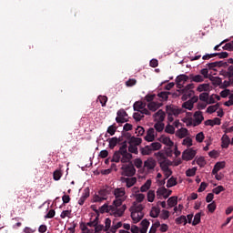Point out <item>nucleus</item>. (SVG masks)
I'll return each instance as SVG.
<instances>
[{"mask_svg":"<svg viewBox=\"0 0 233 233\" xmlns=\"http://www.w3.org/2000/svg\"><path fill=\"white\" fill-rule=\"evenodd\" d=\"M125 210H127V205H123L122 207L118 208L116 205L108 206L107 204H104L100 208L99 211L101 214H105L107 212L110 216H114V218H123L125 214Z\"/></svg>","mask_w":233,"mask_h":233,"instance_id":"nucleus-1","label":"nucleus"},{"mask_svg":"<svg viewBox=\"0 0 233 233\" xmlns=\"http://www.w3.org/2000/svg\"><path fill=\"white\" fill-rule=\"evenodd\" d=\"M113 194L116 198V199L113 201V205L118 208H121L123 202L127 200V191H125V187L115 188Z\"/></svg>","mask_w":233,"mask_h":233,"instance_id":"nucleus-2","label":"nucleus"},{"mask_svg":"<svg viewBox=\"0 0 233 233\" xmlns=\"http://www.w3.org/2000/svg\"><path fill=\"white\" fill-rule=\"evenodd\" d=\"M112 193V187L106 186L103 187L99 191L98 195H95L93 198L94 203H101L108 198V196Z\"/></svg>","mask_w":233,"mask_h":233,"instance_id":"nucleus-3","label":"nucleus"},{"mask_svg":"<svg viewBox=\"0 0 233 233\" xmlns=\"http://www.w3.org/2000/svg\"><path fill=\"white\" fill-rule=\"evenodd\" d=\"M128 146L127 145V141L122 143V146L120 147V152H121V159L120 162L122 163H130L132 161V153L128 152Z\"/></svg>","mask_w":233,"mask_h":233,"instance_id":"nucleus-4","label":"nucleus"},{"mask_svg":"<svg viewBox=\"0 0 233 233\" xmlns=\"http://www.w3.org/2000/svg\"><path fill=\"white\" fill-rule=\"evenodd\" d=\"M121 176H126L127 177H132L136 175V167L132 164H124L121 167Z\"/></svg>","mask_w":233,"mask_h":233,"instance_id":"nucleus-5","label":"nucleus"},{"mask_svg":"<svg viewBox=\"0 0 233 233\" xmlns=\"http://www.w3.org/2000/svg\"><path fill=\"white\" fill-rule=\"evenodd\" d=\"M172 195V190L166 188L165 187H159L157 190V198L158 199H161V197H163L165 199H167V198H170Z\"/></svg>","mask_w":233,"mask_h":233,"instance_id":"nucleus-6","label":"nucleus"},{"mask_svg":"<svg viewBox=\"0 0 233 233\" xmlns=\"http://www.w3.org/2000/svg\"><path fill=\"white\" fill-rule=\"evenodd\" d=\"M116 116H117L116 117V123H127L128 121V119L126 118V117H128V113H127L125 109H119L116 113Z\"/></svg>","mask_w":233,"mask_h":233,"instance_id":"nucleus-7","label":"nucleus"},{"mask_svg":"<svg viewBox=\"0 0 233 233\" xmlns=\"http://www.w3.org/2000/svg\"><path fill=\"white\" fill-rule=\"evenodd\" d=\"M166 112L167 116H177L178 115L181 114V109L177 108V106L174 105L167 106H166Z\"/></svg>","mask_w":233,"mask_h":233,"instance_id":"nucleus-8","label":"nucleus"},{"mask_svg":"<svg viewBox=\"0 0 233 233\" xmlns=\"http://www.w3.org/2000/svg\"><path fill=\"white\" fill-rule=\"evenodd\" d=\"M196 150L194 149H187V150H185L183 153H182V159L184 161H191V159L193 157H196Z\"/></svg>","mask_w":233,"mask_h":233,"instance_id":"nucleus-9","label":"nucleus"},{"mask_svg":"<svg viewBox=\"0 0 233 233\" xmlns=\"http://www.w3.org/2000/svg\"><path fill=\"white\" fill-rule=\"evenodd\" d=\"M120 181H122L123 183H126V187L127 188H131V187H134V185L137 183V178L135 177H122L120 178Z\"/></svg>","mask_w":233,"mask_h":233,"instance_id":"nucleus-10","label":"nucleus"},{"mask_svg":"<svg viewBox=\"0 0 233 233\" xmlns=\"http://www.w3.org/2000/svg\"><path fill=\"white\" fill-rule=\"evenodd\" d=\"M157 165L156 159L149 157L144 162V168H147V170H154Z\"/></svg>","mask_w":233,"mask_h":233,"instance_id":"nucleus-11","label":"nucleus"},{"mask_svg":"<svg viewBox=\"0 0 233 233\" xmlns=\"http://www.w3.org/2000/svg\"><path fill=\"white\" fill-rule=\"evenodd\" d=\"M194 84H188L183 89L182 92L187 96V97H192L194 96Z\"/></svg>","mask_w":233,"mask_h":233,"instance_id":"nucleus-12","label":"nucleus"},{"mask_svg":"<svg viewBox=\"0 0 233 233\" xmlns=\"http://www.w3.org/2000/svg\"><path fill=\"white\" fill-rule=\"evenodd\" d=\"M145 214L143 212L132 211L131 218L134 223H139L144 218Z\"/></svg>","mask_w":233,"mask_h":233,"instance_id":"nucleus-13","label":"nucleus"},{"mask_svg":"<svg viewBox=\"0 0 233 233\" xmlns=\"http://www.w3.org/2000/svg\"><path fill=\"white\" fill-rule=\"evenodd\" d=\"M188 81V76L180 75L177 77V88H183V84Z\"/></svg>","mask_w":233,"mask_h":233,"instance_id":"nucleus-14","label":"nucleus"},{"mask_svg":"<svg viewBox=\"0 0 233 233\" xmlns=\"http://www.w3.org/2000/svg\"><path fill=\"white\" fill-rule=\"evenodd\" d=\"M154 117L157 123H163L165 121L166 114L164 113L163 109H159L157 113H155Z\"/></svg>","mask_w":233,"mask_h":233,"instance_id":"nucleus-15","label":"nucleus"},{"mask_svg":"<svg viewBox=\"0 0 233 233\" xmlns=\"http://www.w3.org/2000/svg\"><path fill=\"white\" fill-rule=\"evenodd\" d=\"M156 131L154 130V127H150L147 131V135L145 136V140L148 142H152L156 139Z\"/></svg>","mask_w":233,"mask_h":233,"instance_id":"nucleus-16","label":"nucleus"},{"mask_svg":"<svg viewBox=\"0 0 233 233\" xmlns=\"http://www.w3.org/2000/svg\"><path fill=\"white\" fill-rule=\"evenodd\" d=\"M194 117L196 121V124L194 125V127H198V125H201V123H203V120L205 119V117L203 116V113H201V111L195 112Z\"/></svg>","mask_w":233,"mask_h":233,"instance_id":"nucleus-17","label":"nucleus"},{"mask_svg":"<svg viewBox=\"0 0 233 233\" xmlns=\"http://www.w3.org/2000/svg\"><path fill=\"white\" fill-rule=\"evenodd\" d=\"M230 144L232 145L230 137L227 134H224L221 137V147L223 148H228Z\"/></svg>","mask_w":233,"mask_h":233,"instance_id":"nucleus-18","label":"nucleus"},{"mask_svg":"<svg viewBox=\"0 0 233 233\" xmlns=\"http://www.w3.org/2000/svg\"><path fill=\"white\" fill-rule=\"evenodd\" d=\"M90 198V191L88 188H86L82 194V197L78 200V205H85V201Z\"/></svg>","mask_w":233,"mask_h":233,"instance_id":"nucleus-19","label":"nucleus"},{"mask_svg":"<svg viewBox=\"0 0 233 233\" xmlns=\"http://www.w3.org/2000/svg\"><path fill=\"white\" fill-rule=\"evenodd\" d=\"M145 106H147V104L143 103L142 101H137L133 105L135 112H140L143 108H145Z\"/></svg>","mask_w":233,"mask_h":233,"instance_id":"nucleus-20","label":"nucleus"},{"mask_svg":"<svg viewBox=\"0 0 233 233\" xmlns=\"http://www.w3.org/2000/svg\"><path fill=\"white\" fill-rule=\"evenodd\" d=\"M225 168V161L217 162L213 167L212 174H217L219 170Z\"/></svg>","mask_w":233,"mask_h":233,"instance_id":"nucleus-21","label":"nucleus"},{"mask_svg":"<svg viewBox=\"0 0 233 233\" xmlns=\"http://www.w3.org/2000/svg\"><path fill=\"white\" fill-rule=\"evenodd\" d=\"M224 65H227V63H223V61H217V62H213V63H208V66L209 68V70H214V68H219L221 66H223Z\"/></svg>","mask_w":233,"mask_h":233,"instance_id":"nucleus-22","label":"nucleus"},{"mask_svg":"<svg viewBox=\"0 0 233 233\" xmlns=\"http://www.w3.org/2000/svg\"><path fill=\"white\" fill-rule=\"evenodd\" d=\"M189 79H191V82L193 83H203V81H205V77L201 75H190Z\"/></svg>","mask_w":233,"mask_h":233,"instance_id":"nucleus-23","label":"nucleus"},{"mask_svg":"<svg viewBox=\"0 0 233 233\" xmlns=\"http://www.w3.org/2000/svg\"><path fill=\"white\" fill-rule=\"evenodd\" d=\"M107 141L109 143V148L111 150H114V148H116V147H117V143L119 142V140L116 137L108 138Z\"/></svg>","mask_w":233,"mask_h":233,"instance_id":"nucleus-24","label":"nucleus"},{"mask_svg":"<svg viewBox=\"0 0 233 233\" xmlns=\"http://www.w3.org/2000/svg\"><path fill=\"white\" fill-rule=\"evenodd\" d=\"M119 161H121V147H119V150L114 153L113 157L111 159L112 163H119Z\"/></svg>","mask_w":233,"mask_h":233,"instance_id":"nucleus-25","label":"nucleus"},{"mask_svg":"<svg viewBox=\"0 0 233 233\" xmlns=\"http://www.w3.org/2000/svg\"><path fill=\"white\" fill-rule=\"evenodd\" d=\"M160 107H161V104L157 102H149L147 104V108L151 110V112H156V110H157Z\"/></svg>","mask_w":233,"mask_h":233,"instance_id":"nucleus-26","label":"nucleus"},{"mask_svg":"<svg viewBox=\"0 0 233 233\" xmlns=\"http://www.w3.org/2000/svg\"><path fill=\"white\" fill-rule=\"evenodd\" d=\"M172 93L168 91H161L157 94V97H159L160 101H167L168 96H170Z\"/></svg>","mask_w":233,"mask_h":233,"instance_id":"nucleus-27","label":"nucleus"},{"mask_svg":"<svg viewBox=\"0 0 233 233\" xmlns=\"http://www.w3.org/2000/svg\"><path fill=\"white\" fill-rule=\"evenodd\" d=\"M175 222L177 225H187L188 221L187 220V217L185 215H182L175 219Z\"/></svg>","mask_w":233,"mask_h":233,"instance_id":"nucleus-28","label":"nucleus"},{"mask_svg":"<svg viewBox=\"0 0 233 233\" xmlns=\"http://www.w3.org/2000/svg\"><path fill=\"white\" fill-rule=\"evenodd\" d=\"M210 90V84H200L197 87L198 92H208Z\"/></svg>","mask_w":233,"mask_h":233,"instance_id":"nucleus-29","label":"nucleus"},{"mask_svg":"<svg viewBox=\"0 0 233 233\" xmlns=\"http://www.w3.org/2000/svg\"><path fill=\"white\" fill-rule=\"evenodd\" d=\"M160 213H161V208L153 207L150 211V217L151 218H158Z\"/></svg>","mask_w":233,"mask_h":233,"instance_id":"nucleus-30","label":"nucleus"},{"mask_svg":"<svg viewBox=\"0 0 233 233\" xmlns=\"http://www.w3.org/2000/svg\"><path fill=\"white\" fill-rule=\"evenodd\" d=\"M140 152L142 156H150V154H152L153 151L150 146H145L140 149Z\"/></svg>","mask_w":233,"mask_h":233,"instance_id":"nucleus-31","label":"nucleus"},{"mask_svg":"<svg viewBox=\"0 0 233 233\" xmlns=\"http://www.w3.org/2000/svg\"><path fill=\"white\" fill-rule=\"evenodd\" d=\"M167 205L168 207H170L171 208L173 207H176V205H177V197H170L168 199H167Z\"/></svg>","mask_w":233,"mask_h":233,"instance_id":"nucleus-32","label":"nucleus"},{"mask_svg":"<svg viewBox=\"0 0 233 233\" xmlns=\"http://www.w3.org/2000/svg\"><path fill=\"white\" fill-rule=\"evenodd\" d=\"M160 165V168L163 172H167V170H170V168L168 167V160L165 159L161 162H159Z\"/></svg>","mask_w":233,"mask_h":233,"instance_id":"nucleus-33","label":"nucleus"},{"mask_svg":"<svg viewBox=\"0 0 233 233\" xmlns=\"http://www.w3.org/2000/svg\"><path fill=\"white\" fill-rule=\"evenodd\" d=\"M151 186H152V180L147 179L146 183L140 187V191L147 192V190H148Z\"/></svg>","mask_w":233,"mask_h":233,"instance_id":"nucleus-34","label":"nucleus"},{"mask_svg":"<svg viewBox=\"0 0 233 233\" xmlns=\"http://www.w3.org/2000/svg\"><path fill=\"white\" fill-rule=\"evenodd\" d=\"M177 185V180L174 177H171L167 183V188H172V187H176Z\"/></svg>","mask_w":233,"mask_h":233,"instance_id":"nucleus-35","label":"nucleus"},{"mask_svg":"<svg viewBox=\"0 0 233 233\" xmlns=\"http://www.w3.org/2000/svg\"><path fill=\"white\" fill-rule=\"evenodd\" d=\"M129 143H131L132 145H136V147H139V145L143 143V139L139 137H132Z\"/></svg>","mask_w":233,"mask_h":233,"instance_id":"nucleus-36","label":"nucleus"},{"mask_svg":"<svg viewBox=\"0 0 233 233\" xmlns=\"http://www.w3.org/2000/svg\"><path fill=\"white\" fill-rule=\"evenodd\" d=\"M154 128L155 130H157V132H163V130L165 129V124L163 122H157L154 125Z\"/></svg>","mask_w":233,"mask_h":233,"instance_id":"nucleus-37","label":"nucleus"},{"mask_svg":"<svg viewBox=\"0 0 233 233\" xmlns=\"http://www.w3.org/2000/svg\"><path fill=\"white\" fill-rule=\"evenodd\" d=\"M132 208V212H143V204H136L134 203Z\"/></svg>","mask_w":233,"mask_h":233,"instance_id":"nucleus-38","label":"nucleus"},{"mask_svg":"<svg viewBox=\"0 0 233 233\" xmlns=\"http://www.w3.org/2000/svg\"><path fill=\"white\" fill-rule=\"evenodd\" d=\"M128 152L129 154H139V151L137 150V146L129 143Z\"/></svg>","mask_w":233,"mask_h":233,"instance_id":"nucleus-39","label":"nucleus"},{"mask_svg":"<svg viewBox=\"0 0 233 233\" xmlns=\"http://www.w3.org/2000/svg\"><path fill=\"white\" fill-rule=\"evenodd\" d=\"M188 132V130L187 128H182V129H179L177 132V136L180 138V139H183V137H187V133Z\"/></svg>","mask_w":233,"mask_h":233,"instance_id":"nucleus-40","label":"nucleus"},{"mask_svg":"<svg viewBox=\"0 0 233 233\" xmlns=\"http://www.w3.org/2000/svg\"><path fill=\"white\" fill-rule=\"evenodd\" d=\"M199 223H201V213H197L192 221V225L193 227H196V225H199Z\"/></svg>","mask_w":233,"mask_h":233,"instance_id":"nucleus-41","label":"nucleus"},{"mask_svg":"<svg viewBox=\"0 0 233 233\" xmlns=\"http://www.w3.org/2000/svg\"><path fill=\"white\" fill-rule=\"evenodd\" d=\"M149 147H150L152 152H154L156 150H160L161 143H159V142H153V143L150 144Z\"/></svg>","mask_w":233,"mask_h":233,"instance_id":"nucleus-42","label":"nucleus"},{"mask_svg":"<svg viewBox=\"0 0 233 233\" xmlns=\"http://www.w3.org/2000/svg\"><path fill=\"white\" fill-rule=\"evenodd\" d=\"M219 108V104H216L214 106H209L207 108V112L208 114H214V112H216V110H218Z\"/></svg>","mask_w":233,"mask_h":233,"instance_id":"nucleus-43","label":"nucleus"},{"mask_svg":"<svg viewBox=\"0 0 233 233\" xmlns=\"http://www.w3.org/2000/svg\"><path fill=\"white\" fill-rule=\"evenodd\" d=\"M162 143L167 145V147H174V142L168 137H165L162 138Z\"/></svg>","mask_w":233,"mask_h":233,"instance_id":"nucleus-44","label":"nucleus"},{"mask_svg":"<svg viewBox=\"0 0 233 233\" xmlns=\"http://www.w3.org/2000/svg\"><path fill=\"white\" fill-rule=\"evenodd\" d=\"M62 176H63V173L59 169H56L53 173V177H54L55 181H59V179H61Z\"/></svg>","mask_w":233,"mask_h":233,"instance_id":"nucleus-45","label":"nucleus"},{"mask_svg":"<svg viewBox=\"0 0 233 233\" xmlns=\"http://www.w3.org/2000/svg\"><path fill=\"white\" fill-rule=\"evenodd\" d=\"M197 170H198V167L189 168L186 171V176L187 177H192L196 176Z\"/></svg>","mask_w":233,"mask_h":233,"instance_id":"nucleus-46","label":"nucleus"},{"mask_svg":"<svg viewBox=\"0 0 233 233\" xmlns=\"http://www.w3.org/2000/svg\"><path fill=\"white\" fill-rule=\"evenodd\" d=\"M154 199H156V193L154 192V190H149L147 192V201L149 203H153Z\"/></svg>","mask_w":233,"mask_h":233,"instance_id":"nucleus-47","label":"nucleus"},{"mask_svg":"<svg viewBox=\"0 0 233 233\" xmlns=\"http://www.w3.org/2000/svg\"><path fill=\"white\" fill-rule=\"evenodd\" d=\"M182 108H186L187 110H192V108H194V104H192V102L187 100L183 103Z\"/></svg>","mask_w":233,"mask_h":233,"instance_id":"nucleus-48","label":"nucleus"},{"mask_svg":"<svg viewBox=\"0 0 233 233\" xmlns=\"http://www.w3.org/2000/svg\"><path fill=\"white\" fill-rule=\"evenodd\" d=\"M97 99L102 106H106V102L108 101V97H106V96H99Z\"/></svg>","mask_w":233,"mask_h":233,"instance_id":"nucleus-49","label":"nucleus"},{"mask_svg":"<svg viewBox=\"0 0 233 233\" xmlns=\"http://www.w3.org/2000/svg\"><path fill=\"white\" fill-rule=\"evenodd\" d=\"M221 192H225V187L223 186H218L213 188V194H216L217 196L221 194Z\"/></svg>","mask_w":233,"mask_h":233,"instance_id":"nucleus-50","label":"nucleus"},{"mask_svg":"<svg viewBox=\"0 0 233 233\" xmlns=\"http://www.w3.org/2000/svg\"><path fill=\"white\" fill-rule=\"evenodd\" d=\"M122 227H123V223L122 222H118L117 224H116V225L111 227L110 232L116 233V232H117V228H121Z\"/></svg>","mask_w":233,"mask_h":233,"instance_id":"nucleus-51","label":"nucleus"},{"mask_svg":"<svg viewBox=\"0 0 233 233\" xmlns=\"http://www.w3.org/2000/svg\"><path fill=\"white\" fill-rule=\"evenodd\" d=\"M196 163L197 165H198V167H205V165H207L205 157H199L198 158H197Z\"/></svg>","mask_w":233,"mask_h":233,"instance_id":"nucleus-52","label":"nucleus"},{"mask_svg":"<svg viewBox=\"0 0 233 233\" xmlns=\"http://www.w3.org/2000/svg\"><path fill=\"white\" fill-rule=\"evenodd\" d=\"M165 132L167 134H174L176 132V128L172 125H167L165 128Z\"/></svg>","mask_w":233,"mask_h":233,"instance_id":"nucleus-53","label":"nucleus"},{"mask_svg":"<svg viewBox=\"0 0 233 233\" xmlns=\"http://www.w3.org/2000/svg\"><path fill=\"white\" fill-rule=\"evenodd\" d=\"M182 145L187 147H192V138L190 137H186L183 139V142H182Z\"/></svg>","mask_w":233,"mask_h":233,"instance_id":"nucleus-54","label":"nucleus"},{"mask_svg":"<svg viewBox=\"0 0 233 233\" xmlns=\"http://www.w3.org/2000/svg\"><path fill=\"white\" fill-rule=\"evenodd\" d=\"M211 81H212L213 85H218V86H219L223 83V80L219 76L213 77L211 79Z\"/></svg>","mask_w":233,"mask_h":233,"instance_id":"nucleus-55","label":"nucleus"},{"mask_svg":"<svg viewBox=\"0 0 233 233\" xmlns=\"http://www.w3.org/2000/svg\"><path fill=\"white\" fill-rule=\"evenodd\" d=\"M204 139H205V134H203V132H200V133L197 134L196 141L198 143H203Z\"/></svg>","mask_w":233,"mask_h":233,"instance_id":"nucleus-56","label":"nucleus"},{"mask_svg":"<svg viewBox=\"0 0 233 233\" xmlns=\"http://www.w3.org/2000/svg\"><path fill=\"white\" fill-rule=\"evenodd\" d=\"M116 130H117V127H116L114 125H111L107 128V134L114 136L116 134Z\"/></svg>","mask_w":233,"mask_h":233,"instance_id":"nucleus-57","label":"nucleus"},{"mask_svg":"<svg viewBox=\"0 0 233 233\" xmlns=\"http://www.w3.org/2000/svg\"><path fill=\"white\" fill-rule=\"evenodd\" d=\"M168 218H170V212H168V210H162V213L160 215V218L161 219H168Z\"/></svg>","mask_w":233,"mask_h":233,"instance_id":"nucleus-58","label":"nucleus"},{"mask_svg":"<svg viewBox=\"0 0 233 233\" xmlns=\"http://www.w3.org/2000/svg\"><path fill=\"white\" fill-rule=\"evenodd\" d=\"M137 83V80H136L135 78H129L127 82H126V86H136Z\"/></svg>","mask_w":233,"mask_h":233,"instance_id":"nucleus-59","label":"nucleus"},{"mask_svg":"<svg viewBox=\"0 0 233 233\" xmlns=\"http://www.w3.org/2000/svg\"><path fill=\"white\" fill-rule=\"evenodd\" d=\"M146 101H147V103H153L154 99H156V95L155 94H148L145 96Z\"/></svg>","mask_w":233,"mask_h":233,"instance_id":"nucleus-60","label":"nucleus"},{"mask_svg":"<svg viewBox=\"0 0 233 233\" xmlns=\"http://www.w3.org/2000/svg\"><path fill=\"white\" fill-rule=\"evenodd\" d=\"M199 99H200V101H204L205 103H207V101H208V93L204 92V93L200 94Z\"/></svg>","mask_w":233,"mask_h":233,"instance_id":"nucleus-61","label":"nucleus"},{"mask_svg":"<svg viewBox=\"0 0 233 233\" xmlns=\"http://www.w3.org/2000/svg\"><path fill=\"white\" fill-rule=\"evenodd\" d=\"M133 117L135 121H140L141 119H143V117H145V116L138 111L137 113H134Z\"/></svg>","mask_w":233,"mask_h":233,"instance_id":"nucleus-62","label":"nucleus"},{"mask_svg":"<svg viewBox=\"0 0 233 233\" xmlns=\"http://www.w3.org/2000/svg\"><path fill=\"white\" fill-rule=\"evenodd\" d=\"M134 165L137 168H141V167H143V160H141V158H136L134 160Z\"/></svg>","mask_w":233,"mask_h":233,"instance_id":"nucleus-63","label":"nucleus"},{"mask_svg":"<svg viewBox=\"0 0 233 233\" xmlns=\"http://www.w3.org/2000/svg\"><path fill=\"white\" fill-rule=\"evenodd\" d=\"M208 210H209V212L214 213L216 211V202L213 201L212 203L208 205Z\"/></svg>","mask_w":233,"mask_h":233,"instance_id":"nucleus-64","label":"nucleus"}]
</instances>
